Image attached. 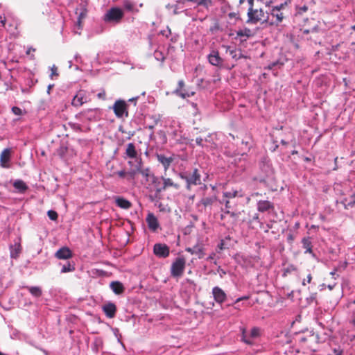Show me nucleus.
I'll use <instances>...</instances> for the list:
<instances>
[{"label":"nucleus","instance_id":"1","mask_svg":"<svg viewBox=\"0 0 355 355\" xmlns=\"http://www.w3.org/2000/svg\"><path fill=\"white\" fill-rule=\"evenodd\" d=\"M179 177L186 182V188L190 190L192 186L201 184V175L197 168H193L192 172L183 171L179 173Z\"/></svg>","mask_w":355,"mask_h":355},{"label":"nucleus","instance_id":"2","mask_svg":"<svg viewBox=\"0 0 355 355\" xmlns=\"http://www.w3.org/2000/svg\"><path fill=\"white\" fill-rule=\"evenodd\" d=\"M124 17L123 10L119 7H112L108 9L103 17V21L110 24L116 25L119 24Z\"/></svg>","mask_w":355,"mask_h":355},{"label":"nucleus","instance_id":"3","mask_svg":"<svg viewBox=\"0 0 355 355\" xmlns=\"http://www.w3.org/2000/svg\"><path fill=\"white\" fill-rule=\"evenodd\" d=\"M261 171L263 173V175L259 178H254V180L259 182H265L266 178H271L274 174V170L268 157H263L259 162Z\"/></svg>","mask_w":355,"mask_h":355},{"label":"nucleus","instance_id":"4","mask_svg":"<svg viewBox=\"0 0 355 355\" xmlns=\"http://www.w3.org/2000/svg\"><path fill=\"white\" fill-rule=\"evenodd\" d=\"M186 267V259L184 257H178L171 266L170 272L173 277H180Z\"/></svg>","mask_w":355,"mask_h":355},{"label":"nucleus","instance_id":"5","mask_svg":"<svg viewBox=\"0 0 355 355\" xmlns=\"http://www.w3.org/2000/svg\"><path fill=\"white\" fill-rule=\"evenodd\" d=\"M241 340L248 345L254 344L253 339L261 336V329L258 327H254L251 329L250 335L248 336L245 328L241 329Z\"/></svg>","mask_w":355,"mask_h":355},{"label":"nucleus","instance_id":"6","mask_svg":"<svg viewBox=\"0 0 355 355\" xmlns=\"http://www.w3.org/2000/svg\"><path fill=\"white\" fill-rule=\"evenodd\" d=\"M112 109L117 118L121 119L128 116V104L124 100H116L113 105Z\"/></svg>","mask_w":355,"mask_h":355},{"label":"nucleus","instance_id":"7","mask_svg":"<svg viewBox=\"0 0 355 355\" xmlns=\"http://www.w3.org/2000/svg\"><path fill=\"white\" fill-rule=\"evenodd\" d=\"M101 111L99 108L84 110L76 115V118L83 117L89 121H97L101 119Z\"/></svg>","mask_w":355,"mask_h":355},{"label":"nucleus","instance_id":"8","mask_svg":"<svg viewBox=\"0 0 355 355\" xmlns=\"http://www.w3.org/2000/svg\"><path fill=\"white\" fill-rule=\"evenodd\" d=\"M247 15L248 20L246 22L248 24H257L264 17L265 12L262 9H254L249 8L248 10Z\"/></svg>","mask_w":355,"mask_h":355},{"label":"nucleus","instance_id":"9","mask_svg":"<svg viewBox=\"0 0 355 355\" xmlns=\"http://www.w3.org/2000/svg\"><path fill=\"white\" fill-rule=\"evenodd\" d=\"M154 254L160 259H165L170 254V248L165 243H157L153 246Z\"/></svg>","mask_w":355,"mask_h":355},{"label":"nucleus","instance_id":"10","mask_svg":"<svg viewBox=\"0 0 355 355\" xmlns=\"http://www.w3.org/2000/svg\"><path fill=\"white\" fill-rule=\"evenodd\" d=\"M89 101V96L85 90H80L73 96L71 105L74 107H80Z\"/></svg>","mask_w":355,"mask_h":355},{"label":"nucleus","instance_id":"11","mask_svg":"<svg viewBox=\"0 0 355 355\" xmlns=\"http://www.w3.org/2000/svg\"><path fill=\"white\" fill-rule=\"evenodd\" d=\"M257 209L259 212H270L275 210V205L272 202L265 200H258L257 202Z\"/></svg>","mask_w":355,"mask_h":355},{"label":"nucleus","instance_id":"12","mask_svg":"<svg viewBox=\"0 0 355 355\" xmlns=\"http://www.w3.org/2000/svg\"><path fill=\"white\" fill-rule=\"evenodd\" d=\"M212 295L214 300L218 304H223L227 299V295L225 291L218 286H214L212 288Z\"/></svg>","mask_w":355,"mask_h":355},{"label":"nucleus","instance_id":"13","mask_svg":"<svg viewBox=\"0 0 355 355\" xmlns=\"http://www.w3.org/2000/svg\"><path fill=\"white\" fill-rule=\"evenodd\" d=\"M12 185L15 189L13 192L16 193L24 194L28 189L26 183L21 179L15 180L12 182Z\"/></svg>","mask_w":355,"mask_h":355},{"label":"nucleus","instance_id":"14","mask_svg":"<svg viewBox=\"0 0 355 355\" xmlns=\"http://www.w3.org/2000/svg\"><path fill=\"white\" fill-rule=\"evenodd\" d=\"M73 257L72 251L67 246L60 248L55 253V257L58 259L67 260Z\"/></svg>","mask_w":355,"mask_h":355},{"label":"nucleus","instance_id":"15","mask_svg":"<svg viewBox=\"0 0 355 355\" xmlns=\"http://www.w3.org/2000/svg\"><path fill=\"white\" fill-rule=\"evenodd\" d=\"M239 197H243V192L241 189H232L230 191H225L223 192V198L232 200V199Z\"/></svg>","mask_w":355,"mask_h":355},{"label":"nucleus","instance_id":"16","mask_svg":"<svg viewBox=\"0 0 355 355\" xmlns=\"http://www.w3.org/2000/svg\"><path fill=\"white\" fill-rule=\"evenodd\" d=\"M207 59L209 62L213 66H220L223 63V59L219 55V53L216 50H213L208 55Z\"/></svg>","mask_w":355,"mask_h":355},{"label":"nucleus","instance_id":"17","mask_svg":"<svg viewBox=\"0 0 355 355\" xmlns=\"http://www.w3.org/2000/svg\"><path fill=\"white\" fill-rule=\"evenodd\" d=\"M185 250L191 254L197 255L199 259L203 258L205 254L203 246L202 245H199L198 243L193 245V247L187 248Z\"/></svg>","mask_w":355,"mask_h":355},{"label":"nucleus","instance_id":"18","mask_svg":"<svg viewBox=\"0 0 355 355\" xmlns=\"http://www.w3.org/2000/svg\"><path fill=\"white\" fill-rule=\"evenodd\" d=\"M102 309L107 318H112L115 316L116 312V306L113 302H108L104 304Z\"/></svg>","mask_w":355,"mask_h":355},{"label":"nucleus","instance_id":"19","mask_svg":"<svg viewBox=\"0 0 355 355\" xmlns=\"http://www.w3.org/2000/svg\"><path fill=\"white\" fill-rule=\"evenodd\" d=\"M269 15H271L276 19L275 21H271V23H270L271 25L279 26L282 22L284 15L283 13L279 10V8L272 7Z\"/></svg>","mask_w":355,"mask_h":355},{"label":"nucleus","instance_id":"20","mask_svg":"<svg viewBox=\"0 0 355 355\" xmlns=\"http://www.w3.org/2000/svg\"><path fill=\"white\" fill-rule=\"evenodd\" d=\"M184 86V82L183 80H180L178 81V87L174 91V94L176 95L180 96L182 98H186L188 97H190L194 94V92H183L182 91V88Z\"/></svg>","mask_w":355,"mask_h":355},{"label":"nucleus","instance_id":"21","mask_svg":"<svg viewBox=\"0 0 355 355\" xmlns=\"http://www.w3.org/2000/svg\"><path fill=\"white\" fill-rule=\"evenodd\" d=\"M146 220L150 230L155 231L159 227L157 218L153 213L148 214Z\"/></svg>","mask_w":355,"mask_h":355},{"label":"nucleus","instance_id":"22","mask_svg":"<svg viewBox=\"0 0 355 355\" xmlns=\"http://www.w3.org/2000/svg\"><path fill=\"white\" fill-rule=\"evenodd\" d=\"M10 149L5 148L0 155V166L2 168H8L9 166L8 163L10 162Z\"/></svg>","mask_w":355,"mask_h":355},{"label":"nucleus","instance_id":"23","mask_svg":"<svg viewBox=\"0 0 355 355\" xmlns=\"http://www.w3.org/2000/svg\"><path fill=\"white\" fill-rule=\"evenodd\" d=\"M336 202L342 204L345 209L354 207L355 205V193L348 198H343L340 202L337 200Z\"/></svg>","mask_w":355,"mask_h":355},{"label":"nucleus","instance_id":"24","mask_svg":"<svg viewBox=\"0 0 355 355\" xmlns=\"http://www.w3.org/2000/svg\"><path fill=\"white\" fill-rule=\"evenodd\" d=\"M302 248L304 249H305V251H304L305 254L309 253V254H311L313 257H315V254L313 252V250H312L311 239L309 236L304 237L302 239Z\"/></svg>","mask_w":355,"mask_h":355},{"label":"nucleus","instance_id":"25","mask_svg":"<svg viewBox=\"0 0 355 355\" xmlns=\"http://www.w3.org/2000/svg\"><path fill=\"white\" fill-rule=\"evenodd\" d=\"M10 256L12 259H17L21 250L20 242H15L9 246Z\"/></svg>","mask_w":355,"mask_h":355},{"label":"nucleus","instance_id":"26","mask_svg":"<svg viewBox=\"0 0 355 355\" xmlns=\"http://www.w3.org/2000/svg\"><path fill=\"white\" fill-rule=\"evenodd\" d=\"M110 288L116 295H121L125 291V287L123 284L119 281L112 282L110 284Z\"/></svg>","mask_w":355,"mask_h":355},{"label":"nucleus","instance_id":"27","mask_svg":"<svg viewBox=\"0 0 355 355\" xmlns=\"http://www.w3.org/2000/svg\"><path fill=\"white\" fill-rule=\"evenodd\" d=\"M157 159L158 162L162 164L165 171L169 168L171 162H173V158L171 157H167L163 154H157Z\"/></svg>","mask_w":355,"mask_h":355},{"label":"nucleus","instance_id":"28","mask_svg":"<svg viewBox=\"0 0 355 355\" xmlns=\"http://www.w3.org/2000/svg\"><path fill=\"white\" fill-rule=\"evenodd\" d=\"M87 3L86 1H82L79 4L76 11V13L78 15V19L83 20L86 17L87 14Z\"/></svg>","mask_w":355,"mask_h":355},{"label":"nucleus","instance_id":"29","mask_svg":"<svg viewBox=\"0 0 355 355\" xmlns=\"http://www.w3.org/2000/svg\"><path fill=\"white\" fill-rule=\"evenodd\" d=\"M59 266H61L60 273H67L73 272L76 270V264L74 261H67L64 263H59Z\"/></svg>","mask_w":355,"mask_h":355},{"label":"nucleus","instance_id":"30","mask_svg":"<svg viewBox=\"0 0 355 355\" xmlns=\"http://www.w3.org/2000/svg\"><path fill=\"white\" fill-rule=\"evenodd\" d=\"M237 37H241V42L245 41L247 38H249L253 35L252 31L248 28H244L239 29L236 31Z\"/></svg>","mask_w":355,"mask_h":355},{"label":"nucleus","instance_id":"31","mask_svg":"<svg viewBox=\"0 0 355 355\" xmlns=\"http://www.w3.org/2000/svg\"><path fill=\"white\" fill-rule=\"evenodd\" d=\"M30 294L35 298H39L42 295V290L41 287L37 286H24Z\"/></svg>","mask_w":355,"mask_h":355},{"label":"nucleus","instance_id":"32","mask_svg":"<svg viewBox=\"0 0 355 355\" xmlns=\"http://www.w3.org/2000/svg\"><path fill=\"white\" fill-rule=\"evenodd\" d=\"M162 180H163L162 186V188L157 189V193H161L169 187H173L176 189L178 187V184L174 183L171 178H164L162 177Z\"/></svg>","mask_w":355,"mask_h":355},{"label":"nucleus","instance_id":"33","mask_svg":"<svg viewBox=\"0 0 355 355\" xmlns=\"http://www.w3.org/2000/svg\"><path fill=\"white\" fill-rule=\"evenodd\" d=\"M115 202L119 207L125 209H129L132 205L129 200L123 197H117L115 200Z\"/></svg>","mask_w":355,"mask_h":355},{"label":"nucleus","instance_id":"34","mask_svg":"<svg viewBox=\"0 0 355 355\" xmlns=\"http://www.w3.org/2000/svg\"><path fill=\"white\" fill-rule=\"evenodd\" d=\"M125 155L129 158L134 159L137 157V152L133 143H129L127 144Z\"/></svg>","mask_w":355,"mask_h":355},{"label":"nucleus","instance_id":"35","mask_svg":"<svg viewBox=\"0 0 355 355\" xmlns=\"http://www.w3.org/2000/svg\"><path fill=\"white\" fill-rule=\"evenodd\" d=\"M123 7L126 11L130 12H135L138 11L136 8V5L130 0H123Z\"/></svg>","mask_w":355,"mask_h":355},{"label":"nucleus","instance_id":"36","mask_svg":"<svg viewBox=\"0 0 355 355\" xmlns=\"http://www.w3.org/2000/svg\"><path fill=\"white\" fill-rule=\"evenodd\" d=\"M226 49V52L229 53L232 58L237 60L241 58V53L238 54V51L235 48H232L230 46H223Z\"/></svg>","mask_w":355,"mask_h":355},{"label":"nucleus","instance_id":"37","mask_svg":"<svg viewBox=\"0 0 355 355\" xmlns=\"http://www.w3.org/2000/svg\"><path fill=\"white\" fill-rule=\"evenodd\" d=\"M162 178H158L155 176V175H151V179L149 180L151 182V184L153 186V187L155 189L156 193H157V189L162 188Z\"/></svg>","mask_w":355,"mask_h":355},{"label":"nucleus","instance_id":"38","mask_svg":"<svg viewBox=\"0 0 355 355\" xmlns=\"http://www.w3.org/2000/svg\"><path fill=\"white\" fill-rule=\"evenodd\" d=\"M219 203L225 205V209H222V211L224 213H230V209L233 207L232 200L222 198L219 200Z\"/></svg>","mask_w":355,"mask_h":355},{"label":"nucleus","instance_id":"39","mask_svg":"<svg viewBox=\"0 0 355 355\" xmlns=\"http://www.w3.org/2000/svg\"><path fill=\"white\" fill-rule=\"evenodd\" d=\"M217 200V197L216 196H212L209 197H205L201 199V203L205 206H211L213 203Z\"/></svg>","mask_w":355,"mask_h":355},{"label":"nucleus","instance_id":"40","mask_svg":"<svg viewBox=\"0 0 355 355\" xmlns=\"http://www.w3.org/2000/svg\"><path fill=\"white\" fill-rule=\"evenodd\" d=\"M139 173H140L146 181H149L151 179V175H153L150 173L149 168H142L139 171Z\"/></svg>","mask_w":355,"mask_h":355},{"label":"nucleus","instance_id":"41","mask_svg":"<svg viewBox=\"0 0 355 355\" xmlns=\"http://www.w3.org/2000/svg\"><path fill=\"white\" fill-rule=\"evenodd\" d=\"M153 55L156 60L159 61L162 63H163L164 61L165 60V57L162 51L155 50L153 53Z\"/></svg>","mask_w":355,"mask_h":355},{"label":"nucleus","instance_id":"42","mask_svg":"<svg viewBox=\"0 0 355 355\" xmlns=\"http://www.w3.org/2000/svg\"><path fill=\"white\" fill-rule=\"evenodd\" d=\"M166 7L173 15H176L180 12V11L178 10V4H168Z\"/></svg>","mask_w":355,"mask_h":355},{"label":"nucleus","instance_id":"43","mask_svg":"<svg viewBox=\"0 0 355 355\" xmlns=\"http://www.w3.org/2000/svg\"><path fill=\"white\" fill-rule=\"evenodd\" d=\"M82 20L77 19L76 23L74 24L73 28V32L75 34L80 35V30L82 29Z\"/></svg>","mask_w":355,"mask_h":355},{"label":"nucleus","instance_id":"44","mask_svg":"<svg viewBox=\"0 0 355 355\" xmlns=\"http://www.w3.org/2000/svg\"><path fill=\"white\" fill-rule=\"evenodd\" d=\"M316 298H317V293H313L310 295L309 297H306V301L308 304H311L313 302H315L317 304L318 303H317Z\"/></svg>","mask_w":355,"mask_h":355},{"label":"nucleus","instance_id":"45","mask_svg":"<svg viewBox=\"0 0 355 355\" xmlns=\"http://www.w3.org/2000/svg\"><path fill=\"white\" fill-rule=\"evenodd\" d=\"M51 73L49 76L51 80L56 79L58 76V68L55 67V65H53L51 67Z\"/></svg>","mask_w":355,"mask_h":355},{"label":"nucleus","instance_id":"46","mask_svg":"<svg viewBox=\"0 0 355 355\" xmlns=\"http://www.w3.org/2000/svg\"><path fill=\"white\" fill-rule=\"evenodd\" d=\"M269 13L266 12V16L262 19V21H261V24L264 25L265 26H272V25H271L270 23H271V21L269 19ZM272 21H273L272 20Z\"/></svg>","mask_w":355,"mask_h":355},{"label":"nucleus","instance_id":"47","mask_svg":"<svg viewBox=\"0 0 355 355\" xmlns=\"http://www.w3.org/2000/svg\"><path fill=\"white\" fill-rule=\"evenodd\" d=\"M47 216L52 220H55L58 218V213L54 210H49L47 212Z\"/></svg>","mask_w":355,"mask_h":355},{"label":"nucleus","instance_id":"48","mask_svg":"<svg viewBox=\"0 0 355 355\" xmlns=\"http://www.w3.org/2000/svg\"><path fill=\"white\" fill-rule=\"evenodd\" d=\"M12 112L17 116H21L24 114V111L19 107L13 106L11 109Z\"/></svg>","mask_w":355,"mask_h":355},{"label":"nucleus","instance_id":"49","mask_svg":"<svg viewBox=\"0 0 355 355\" xmlns=\"http://www.w3.org/2000/svg\"><path fill=\"white\" fill-rule=\"evenodd\" d=\"M136 164L135 166V168H136L137 171H141L142 169V159L141 157H136Z\"/></svg>","mask_w":355,"mask_h":355},{"label":"nucleus","instance_id":"50","mask_svg":"<svg viewBox=\"0 0 355 355\" xmlns=\"http://www.w3.org/2000/svg\"><path fill=\"white\" fill-rule=\"evenodd\" d=\"M216 254L215 252H211L207 257V261H213V263L216 265L217 264V261L216 259Z\"/></svg>","mask_w":355,"mask_h":355},{"label":"nucleus","instance_id":"51","mask_svg":"<svg viewBox=\"0 0 355 355\" xmlns=\"http://www.w3.org/2000/svg\"><path fill=\"white\" fill-rule=\"evenodd\" d=\"M225 249V242L222 239L220 241V242L218 243L216 247V252L220 253L222 250Z\"/></svg>","mask_w":355,"mask_h":355},{"label":"nucleus","instance_id":"52","mask_svg":"<svg viewBox=\"0 0 355 355\" xmlns=\"http://www.w3.org/2000/svg\"><path fill=\"white\" fill-rule=\"evenodd\" d=\"M214 136H216V133H209L206 138L205 139V141L208 143H214Z\"/></svg>","mask_w":355,"mask_h":355},{"label":"nucleus","instance_id":"53","mask_svg":"<svg viewBox=\"0 0 355 355\" xmlns=\"http://www.w3.org/2000/svg\"><path fill=\"white\" fill-rule=\"evenodd\" d=\"M69 125L74 130H76V131H81V126H80V124L76 123H69Z\"/></svg>","mask_w":355,"mask_h":355},{"label":"nucleus","instance_id":"54","mask_svg":"<svg viewBox=\"0 0 355 355\" xmlns=\"http://www.w3.org/2000/svg\"><path fill=\"white\" fill-rule=\"evenodd\" d=\"M210 3L211 0H199V1H198V6H203L206 8H207Z\"/></svg>","mask_w":355,"mask_h":355},{"label":"nucleus","instance_id":"55","mask_svg":"<svg viewBox=\"0 0 355 355\" xmlns=\"http://www.w3.org/2000/svg\"><path fill=\"white\" fill-rule=\"evenodd\" d=\"M138 173H139V171H137L136 168H133V169L130 170V171L126 172L127 175L128 176H130V178L131 179L135 178V175Z\"/></svg>","mask_w":355,"mask_h":355},{"label":"nucleus","instance_id":"56","mask_svg":"<svg viewBox=\"0 0 355 355\" xmlns=\"http://www.w3.org/2000/svg\"><path fill=\"white\" fill-rule=\"evenodd\" d=\"M216 270L220 278L224 277V276L227 274L226 270L223 269L220 266H218Z\"/></svg>","mask_w":355,"mask_h":355},{"label":"nucleus","instance_id":"57","mask_svg":"<svg viewBox=\"0 0 355 355\" xmlns=\"http://www.w3.org/2000/svg\"><path fill=\"white\" fill-rule=\"evenodd\" d=\"M311 279H312V276H311V274L309 273L307 277H306V279H304L302 282V284L303 286H305L306 284V283H310L311 282Z\"/></svg>","mask_w":355,"mask_h":355},{"label":"nucleus","instance_id":"58","mask_svg":"<svg viewBox=\"0 0 355 355\" xmlns=\"http://www.w3.org/2000/svg\"><path fill=\"white\" fill-rule=\"evenodd\" d=\"M160 33L162 35L166 36V37H168V35L171 34V29L168 27H167L166 30L161 31Z\"/></svg>","mask_w":355,"mask_h":355},{"label":"nucleus","instance_id":"59","mask_svg":"<svg viewBox=\"0 0 355 355\" xmlns=\"http://www.w3.org/2000/svg\"><path fill=\"white\" fill-rule=\"evenodd\" d=\"M307 10H308V8L306 6L299 7L297 8V13L301 15V14L305 12Z\"/></svg>","mask_w":355,"mask_h":355},{"label":"nucleus","instance_id":"60","mask_svg":"<svg viewBox=\"0 0 355 355\" xmlns=\"http://www.w3.org/2000/svg\"><path fill=\"white\" fill-rule=\"evenodd\" d=\"M278 64L283 65V63H280L279 61L272 62L268 65V68L272 69Z\"/></svg>","mask_w":355,"mask_h":355},{"label":"nucleus","instance_id":"61","mask_svg":"<svg viewBox=\"0 0 355 355\" xmlns=\"http://www.w3.org/2000/svg\"><path fill=\"white\" fill-rule=\"evenodd\" d=\"M334 354L331 355H343V351L340 348H334L333 349Z\"/></svg>","mask_w":355,"mask_h":355},{"label":"nucleus","instance_id":"62","mask_svg":"<svg viewBox=\"0 0 355 355\" xmlns=\"http://www.w3.org/2000/svg\"><path fill=\"white\" fill-rule=\"evenodd\" d=\"M249 298H250V296H249V295H243V296H242V297H238V298L235 300L234 303H235V304H236V303H238V302H241V301H243V300H248Z\"/></svg>","mask_w":355,"mask_h":355},{"label":"nucleus","instance_id":"63","mask_svg":"<svg viewBox=\"0 0 355 355\" xmlns=\"http://www.w3.org/2000/svg\"><path fill=\"white\" fill-rule=\"evenodd\" d=\"M116 174H117L118 176L121 178H125V176L127 175L126 172L124 170L119 171L116 173Z\"/></svg>","mask_w":355,"mask_h":355},{"label":"nucleus","instance_id":"64","mask_svg":"<svg viewBox=\"0 0 355 355\" xmlns=\"http://www.w3.org/2000/svg\"><path fill=\"white\" fill-rule=\"evenodd\" d=\"M202 141H203V139L201 137H197L196 139V143L199 146H201V147L203 146Z\"/></svg>","mask_w":355,"mask_h":355}]
</instances>
